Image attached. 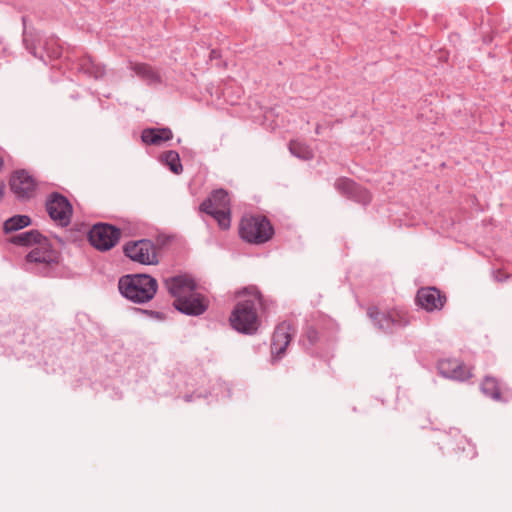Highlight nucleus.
I'll use <instances>...</instances> for the list:
<instances>
[{
	"label": "nucleus",
	"instance_id": "f257e3e1",
	"mask_svg": "<svg viewBox=\"0 0 512 512\" xmlns=\"http://www.w3.org/2000/svg\"><path fill=\"white\" fill-rule=\"evenodd\" d=\"M244 294L246 298L238 302L230 321L237 331L254 333L259 325L257 310L262 305L261 296L256 288L246 289Z\"/></svg>",
	"mask_w": 512,
	"mask_h": 512
},
{
	"label": "nucleus",
	"instance_id": "f03ea898",
	"mask_svg": "<svg viewBox=\"0 0 512 512\" xmlns=\"http://www.w3.org/2000/svg\"><path fill=\"white\" fill-rule=\"evenodd\" d=\"M158 283L147 274L127 275L120 279L119 290L128 299L138 303L151 300L156 294Z\"/></svg>",
	"mask_w": 512,
	"mask_h": 512
},
{
	"label": "nucleus",
	"instance_id": "7ed1b4c3",
	"mask_svg": "<svg viewBox=\"0 0 512 512\" xmlns=\"http://www.w3.org/2000/svg\"><path fill=\"white\" fill-rule=\"evenodd\" d=\"M273 233V227L266 217L245 216L240 222V237L248 243H265L272 238Z\"/></svg>",
	"mask_w": 512,
	"mask_h": 512
},
{
	"label": "nucleus",
	"instance_id": "20e7f679",
	"mask_svg": "<svg viewBox=\"0 0 512 512\" xmlns=\"http://www.w3.org/2000/svg\"><path fill=\"white\" fill-rule=\"evenodd\" d=\"M200 209L211 215L217 221L220 229H229L231 225L230 199L225 190L219 189L214 191L211 196L201 204Z\"/></svg>",
	"mask_w": 512,
	"mask_h": 512
},
{
	"label": "nucleus",
	"instance_id": "39448f33",
	"mask_svg": "<svg viewBox=\"0 0 512 512\" xmlns=\"http://www.w3.org/2000/svg\"><path fill=\"white\" fill-rule=\"evenodd\" d=\"M124 253L132 261L143 265H156L159 262L157 248L149 240H139L127 243L124 246Z\"/></svg>",
	"mask_w": 512,
	"mask_h": 512
},
{
	"label": "nucleus",
	"instance_id": "423d86ee",
	"mask_svg": "<svg viewBox=\"0 0 512 512\" xmlns=\"http://www.w3.org/2000/svg\"><path fill=\"white\" fill-rule=\"evenodd\" d=\"M120 231L108 224L94 225L89 233L90 243L98 250H109L118 242Z\"/></svg>",
	"mask_w": 512,
	"mask_h": 512
},
{
	"label": "nucleus",
	"instance_id": "0eeeda50",
	"mask_svg": "<svg viewBox=\"0 0 512 512\" xmlns=\"http://www.w3.org/2000/svg\"><path fill=\"white\" fill-rule=\"evenodd\" d=\"M49 216L62 226L70 223L72 207L68 200L59 194H54L46 204Z\"/></svg>",
	"mask_w": 512,
	"mask_h": 512
},
{
	"label": "nucleus",
	"instance_id": "6e6552de",
	"mask_svg": "<svg viewBox=\"0 0 512 512\" xmlns=\"http://www.w3.org/2000/svg\"><path fill=\"white\" fill-rule=\"evenodd\" d=\"M10 187L18 198L29 199L35 195L36 182L27 171L19 170L11 176Z\"/></svg>",
	"mask_w": 512,
	"mask_h": 512
},
{
	"label": "nucleus",
	"instance_id": "1a4fd4ad",
	"mask_svg": "<svg viewBox=\"0 0 512 512\" xmlns=\"http://www.w3.org/2000/svg\"><path fill=\"white\" fill-rule=\"evenodd\" d=\"M174 306L185 314L200 315L206 311L208 302L201 294L192 291L185 299L174 301Z\"/></svg>",
	"mask_w": 512,
	"mask_h": 512
},
{
	"label": "nucleus",
	"instance_id": "9d476101",
	"mask_svg": "<svg viewBox=\"0 0 512 512\" xmlns=\"http://www.w3.org/2000/svg\"><path fill=\"white\" fill-rule=\"evenodd\" d=\"M417 303L426 311L441 309L446 301L445 295L433 287L421 288L416 296Z\"/></svg>",
	"mask_w": 512,
	"mask_h": 512
},
{
	"label": "nucleus",
	"instance_id": "9b49d317",
	"mask_svg": "<svg viewBox=\"0 0 512 512\" xmlns=\"http://www.w3.org/2000/svg\"><path fill=\"white\" fill-rule=\"evenodd\" d=\"M164 283L175 301L185 299L188 294L195 290V283L188 276H175L166 279Z\"/></svg>",
	"mask_w": 512,
	"mask_h": 512
},
{
	"label": "nucleus",
	"instance_id": "f8f14e48",
	"mask_svg": "<svg viewBox=\"0 0 512 512\" xmlns=\"http://www.w3.org/2000/svg\"><path fill=\"white\" fill-rule=\"evenodd\" d=\"M27 260L35 263H57L58 253L51 248L49 241L44 238L28 253Z\"/></svg>",
	"mask_w": 512,
	"mask_h": 512
},
{
	"label": "nucleus",
	"instance_id": "ddd939ff",
	"mask_svg": "<svg viewBox=\"0 0 512 512\" xmlns=\"http://www.w3.org/2000/svg\"><path fill=\"white\" fill-rule=\"evenodd\" d=\"M438 369L443 376L451 379L466 380L471 377L469 368L456 359L441 360Z\"/></svg>",
	"mask_w": 512,
	"mask_h": 512
},
{
	"label": "nucleus",
	"instance_id": "4468645a",
	"mask_svg": "<svg viewBox=\"0 0 512 512\" xmlns=\"http://www.w3.org/2000/svg\"><path fill=\"white\" fill-rule=\"evenodd\" d=\"M292 335H293V328L289 323L283 322L280 325H278L274 331L273 338H272V344H271L272 354L281 356L285 352L288 344L290 343Z\"/></svg>",
	"mask_w": 512,
	"mask_h": 512
},
{
	"label": "nucleus",
	"instance_id": "2eb2a0df",
	"mask_svg": "<svg viewBox=\"0 0 512 512\" xmlns=\"http://www.w3.org/2000/svg\"><path fill=\"white\" fill-rule=\"evenodd\" d=\"M129 69L148 85H158L162 83L160 72L150 64L130 61Z\"/></svg>",
	"mask_w": 512,
	"mask_h": 512
},
{
	"label": "nucleus",
	"instance_id": "dca6fc26",
	"mask_svg": "<svg viewBox=\"0 0 512 512\" xmlns=\"http://www.w3.org/2000/svg\"><path fill=\"white\" fill-rule=\"evenodd\" d=\"M481 390L495 401L507 402L509 400L508 390L501 389L498 381L493 377H485L481 385Z\"/></svg>",
	"mask_w": 512,
	"mask_h": 512
},
{
	"label": "nucleus",
	"instance_id": "f3484780",
	"mask_svg": "<svg viewBox=\"0 0 512 512\" xmlns=\"http://www.w3.org/2000/svg\"><path fill=\"white\" fill-rule=\"evenodd\" d=\"M173 137L169 128H150L142 132L141 138L145 144L160 145Z\"/></svg>",
	"mask_w": 512,
	"mask_h": 512
},
{
	"label": "nucleus",
	"instance_id": "a211bd4d",
	"mask_svg": "<svg viewBox=\"0 0 512 512\" xmlns=\"http://www.w3.org/2000/svg\"><path fill=\"white\" fill-rule=\"evenodd\" d=\"M44 238L38 231L32 230L13 236L11 242L22 246H33L37 245Z\"/></svg>",
	"mask_w": 512,
	"mask_h": 512
},
{
	"label": "nucleus",
	"instance_id": "6ab92c4d",
	"mask_svg": "<svg viewBox=\"0 0 512 512\" xmlns=\"http://www.w3.org/2000/svg\"><path fill=\"white\" fill-rule=\"evenodd\" d=\"M289 151L302 160H310L314 156L312 149L307 144L296 140L290 141Z\"/></svg>",
	"mask_w": 512,
	"mask_h": 512
},
{
	"label": "nucleus",
	"instance_id": "aec40b11",
	"mask_svg": "<svg viewBox=\"0 0 512 512\" xmlns=\"http://www.w3.org/2000/svg\"><path fill=\"white\" fill-rule=\"evenodd\" d=\"M162 161L175 173L180 174L183 170L179 154L175 151H167L162 154Z\"/></svg>",
	"mask_w": 512,
	"mask_h": 512
},
{
	"label": "nucleus",
	"instance_id": "412c9836",
	"mask_svg": "<svg viewBox=\"0 0 512 512\" xmlns=\"http://www.w3.org/2000/svg\"><path fill=\"white\" fill-rule=\"evenodd\" d=\"M31 220L26 215H16L4 223V229L6 232L16 231L30 225Z\"/></svg>",
	"mask_w": 512,
	"mask_h": 512
},
{
	"label": "nucleus",
	"instance_id": "4be33fe9",
	"mask_svg": "<svg viewBox=\"0 0 512 512\" xmlns=\"http://www.w3.org/2000/svg\"><path fill=\"white\" fill-rule=\"evenodd\" d=\"M356 186L357 184L348 178H339L335 182L336 189L349 197L355 191Z\"/></svg>",
	"mask_w": 512,
	"mask_h": 512
},
{
	"label": "nucleus",
	"instance_id": "5701e85b",
	"mask_svg": "<svg viewBox=\"0 0 512 512\" xmlns=\"http://www.w3.org/2000/svg\"><path fill=\"white\" fill-rule=\"evenodd\" d=\"M350 197L363 204L369 203L372 198L370 192L359 185L356 186L355 191L351 194Z\"/></svg>",
	"mask_w": 512,
	"mask_h": 512
},
{
	"label": "nucleus",
	"instance_id": "b1692460",
	"mask_svg": "<svg viewBox=\"0 0 512 512\" xmlns=\"http://www.w3.org/2000/svg\"><path fill=\"white\" fill-rule=\"evenodd\" d=\"M371 317H374L375 320H377L379 327L381 329H388L389 328V322H394V319L392 318V315L385 316L384 314H381L379 312H369Z\"/></svg>",
	"mask_w": 512,
	"mask_h": 512
},
{
	"label": "nucleus",
	"instance_id": "393cba45",
	"mask_svg": "<svg viewBox=\"0 0 512 512\" xmlns=\"http://www.w3.org/2000/svg\"><path fill=\"white\" fill-rule=\"evenodd\" d=\"M307 337L310 343H315L318 340V333L314 328H309L307 330Z\"/></svg>",
	"mask_w": 512,
	"mask_h": 512
},
{
	"label": "nucleus",
	"instance_id": "a878e982",
	"mask_svg": "<svg viewBox=\"0 0 512 512\" xmlns=\"http://www.w3.org/2000/svg\"><path fill=\"white\" fill-rule=\"evenodd\" d=\"M5 185L3 182H0V200L2 199L4 195Z\"/></svg>",
	"mask_w": 512,
	"mask_h": 512
},
{
	"label": "nucleus",
	"instance_id": "bb28decb",
	"mask_svg": "<svg viewBox=\"0 0 512 512\" xmlns=\"http://www.w3.org/2000/svg\"><path fill=\"white\" fill-rule=\"evenodd\" d=\"M103 72H104V71H103V69H99V70H98V74H97L96 76H101V75H103Z\"/></svg>",
	"mask_w": 512,
	"mask_h": 512
}]
</instances>
